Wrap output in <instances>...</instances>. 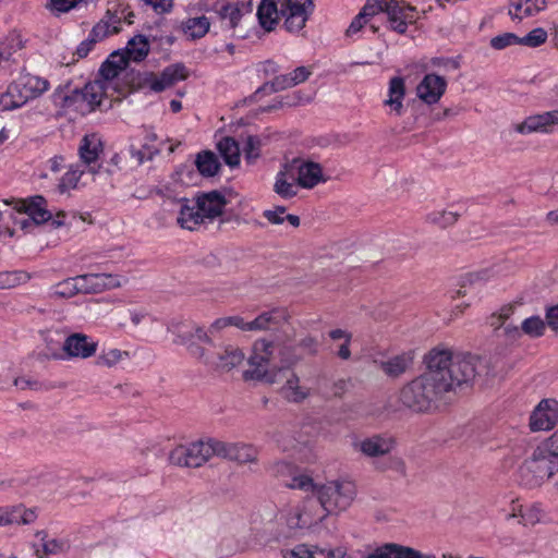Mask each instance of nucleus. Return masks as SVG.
Segmentation results:
<instances>
[{
  "mask_svg": "<svg viewBox=\"0 0 558 558\" xmlns=\"http://www.w3.org/2000/svg\"><path fill=\"white\" fill-rule=\"evenodd\" d=\"M426 371L415 378L432 408L456 388L471 386L486 371V362L476 355L434 348L425 355Z\"/></svg>",
  "mask_w": 558,
  "mask_h": 558,
  "instance_id": "nucleus-1",
  "label": "nucleus"
},
{
  "mask_svg": "<svg viewBox=\"0 0 558 558\" xmlns=\"http://www.w3.org/2000/svg\"><path fill=\"white\" fill-rule=\"evenodd\" d=\"M558 474V457L542 441L518 469L520 484L527 488L553 483Z\"/></svg>",
  "mask_w": 558,
  "mask_h": 558,
  "instance_id": "nucleus-2",
  "label": "nucleus"
},
{
  "mask_svg": "<svg viewBox=\"0 0 558 558\" xmlns=\"http://www.w3.org/2000/svg\"><path fill=\"white\" fill-rule=\"evenodd\" d=\"M50 87L48 80L31 73L21 74L0 94V111L14 110L40 97Z\"/></svg>",
  "mask_w": 558,
  "mask_h": 558,
  "instance_id": "nucleus-3",
  "label": "nucleus"
},
{
  "mask_svg": "<svg viewBox=\"0 0 558 558\" xmlns=\"http://www.w3.org/2000/svg\"><path fill=\"white\" fill-rule=\"evenodd\" d=\"M105 96V84L100 80L88 83L82 89L64 94L62 88L53 93V101L65 110H73L82 116L101 107Z\"/></svg>",
  "mask_w": 558,
  "mask_h": 558,
  "instance_id": "nucleus-4",
  "label": "nucleus"
},
{
  "mask_svg": "<svg viewBox=\"0 0 558 558\" xmlns=\"http://www.w3.org/2000/svg\"><path fill=\"white\" fill-rule=\"evenodd\" d=\"M356 495L355 484L351 481H333L316 489L315 505L320 506L318 515L335 513L348 509Z\"/></svg>",
  "mask_w": 558,
  "mask_h": 558,
  "instance_id": "nucleus-5",
  "label": "nucleus"
},
{
  "mask_svg": "<svg viewBox=\"0 0 558 558\" xmlns=\"http://www.w3.org/2000/svg\"><path fill=\"white\" fill-rule=\"evenodd\" d=\"M190 353L204 365L216 372H230L244 362V352L232 344L206 349L198 344L190 345Z\"/></svg>",
  "mask_w": 558,
  "mask_h": 558,
  "instance_id": "nucleus-6",
  "label": "nucleus"
},
{
  "mask_svg": "<svg viewBox=\"0 0 558 558\" xmlns=\"http://www.w3.org/2000/svg\"><path fill=\"white\" fill-rule=\"evenodd\" d=\"M277 353L282 354L278 344L265 339L257 340L253 347V354L248 359V368L243 374L244 378L275 383L269 367L270 365L277 366L275 363Z\"/></svg>",
  "mask_w": 558,
  "mask_h": 558,
  "instance_id": "nucleus-7",
  "label": "nucleus"
},
{
  "mask_svg": "<svg viewBox=\"0 0 558 558\" xmlns=\"http://www.w3.org/2000/svg\"><path fill=\"white\" fill-rule=\"evenodd\" d=\"M217 441L210 439L179 445L169 452L168 460L170 464L180 468H199L211 457L217 456Z\"/></svg>",
  "mask_w": 558,
  "mask_h": 558,
  "instance_id": "nucleus-8",
  "label": "nucleus"
},
{
  "mask_svg": "<svg viewBox=\"0 0 558 558\" xmlns=\"http://www.w3.org/2000/svg\"><path fill=\"white\" fill-rule=\"evenodd\" d=\"M493 277L488 269H483L474 272H469L463 276L459 282V289L452 295V299L466 298L468 302L457 305V311L461 314L468 308L471 303L480 299V294L484 286Z\"/></svg>",
  "mask_w": 558,
  "mask_h": 558,
  "instance_id": "nucleus-9",
  "label": "nucleus"
},
{
  "mask_svg": "<svg viewBox=\"0 0 558 558\" xmlns=\"http://www.w3.org/2000/svg\"><path fill=\"white\" fill-rule=\"evenodd\" d=\"M352 447L367 459H377L389 456L396 447V440L391 436L375 434L355 440Z\"/></svg>",
  "mask_w": 558,
  "mask_h": 558,
  "instance_id": "nucleus-10",
  "label": "nucleus"
},
{
  "mask_svg": "<svg viewBox=\"0 0 558 558\" xmlns=\"http://www.w3.org/2000/svg\"><path fill=\"white\" fill-rule=\"evenodd\" d=\"M98 343L89 336L83 332H72L63 341L62 352L64 359L87 360L97 352ZM63 359V356H58Z\"/></svg>",
  "mask_w": 558,
  "mask_h": 558,
  "instance_id": "nucleus-11",
  "label": "nucleus"
},
{
  "mask_svg": "<svg viewBox=\"0 0 558 558\" xmlns=\"http://www.w3.org/2000/svg\"><path fill=\"white\" fill-rule=\"evenodd\" d=\"M306 4L312 5V0H281L280 14L286 17L284 27L289 32L301 31L306 23Z\"/></svg>",
  "mask_w": 558,
  "mask_h": 558,
  "instance_id": "nucleus-12",
  "label": "nucleus"
},
{
  "mask_svg": "<svg viewBox=\"0 0 558 558\" xmlns=\"http://www.w3.org/2000/svg\"><path fill=\"white\" fill-rule=\"evenodd\" d=\"M558 421V402L554 399L542 400L530 416L533 432L548 430Z\"/></svg>",
  "mask_w": 558,
  "mask_h": 558,
  "instance_id": "nucleus-13",
  "label": "nucleus"
},
{
  "mask_svg": "<svg viewBox=\"0 0 558 558\" xmlns=\"http://www.w3.org/2000/svg\"><path fill=\"white\" fill-rule=\"evenodd\" d=\"M187 77L186 68L183 64L167 66L159 75L151 74L145 78V86L153 92L159 93L170 88L180 81Z\"/></svg>",
  "mask_w": 558,
  "mask_h": 558,
  "instance_id": "nucleus-14",
  "label": "nucleus"
},
{
  "mask_svg": "<svg viewBox=\"0 0 558 558\" xmlns=\"http://www.w3.org/2000/svg\"><path fill=\"white\" fill-rule=\"evenodd\" d=\"M290 165H295L294 173L298 184L303 189H313L320 182H325L323 167L318 162L294 158Z\"/></svg>",
  "mask_w": 558,
  "mask_h": 558,
  "instance_id": "nucleus-15",
  "label": "nucleus"
},
{
  "mask_svg": "<svg viewBox=\"0 0 558 558\" xmlns=\"http://www.w3.org/2000/svg\"><path fill=\"white\" fill-rule=\"evenodd\" d=\"M556 124H558V110H551L527 117L521 123L515 124L514 130L520 134H548L553 132V129Z\"/></svg>",
  "mask_w": 558,
  "mask_h": 558,
  "instance_id": "nucleus-16",
  "label": "nucleus"
},
{
  "mask_svg": "<svg viewBox=\"0 0 558 558\" xmlns=\"http://www.w3.org/2000/svg\"><path fill=\"white\" fill-rule=\"evenodd\" d=\"M386 14L391 28L399 34H404L408 25L415 22V8L397 0L387 3Z\"/></svg>",
  "mask_w": 558,
  "mask_h": 558,
  "instance_id": "nucleus-17",
  "label": "nucleus"
},
{
  "mask_svg": "<svg viewBox=\"0 0 558 558\" xmlns=\"http://www.w3.org/2000/svg\"><path fill=\"white\" fill-rule=\"evenodd\" d=\"M80 157L92 174L98 173L100 165L98 158L102 153V143L97 134L85 135L80 145Z\"/></svg>",
  "mask_w": 558,
  "mask_h": 558,
  "instance_id": "nucleus-18",
  "label": "nucleus"
},
{
  "mask_svg": "<svg viewBox=\"0 0 558 558\" xmlns=\"http://www.w3.org/2000/svg\"><path fill=\"white\" fill-rule=\"evenodd\" d=\"M447 82L442 76L426 74L416 87L417 97L427 105L439 101L445 94Z\"/></svg>",
  "mask_w": 558,
  "mask_h": 558,
  "instance_id": "nucleus-19",
  "label": "nucleus"
},
{
  "mask_svg": "<svg viewBox=\"0 0 558 558\" xmlns=\"http://www.w3.org/2000/svg\"><path fill=\"white\" fill-rule=\"evenodd\" d=\"M14 208L19 213H25L36 223L40 225L52 219V214L47 209L46 199L36 195L25 199L14 201Z\"/></svg>",
  "mask_w": 558,
  "mask_h": 558,
  "instance_id": "nucleus-20",
  "label": "nucleus"
},
{
  "mask_svg": "<svg viewBox=\"0 0 558 558\" xmlns=\"http://www.w3.org/2000/svg\"><path fill=\"white\" fill-rule=\"evenodd\" d=\"M217 456L241 464L252 463L257 460L256 449L245 444H226L217 441Z\"/></svg>",
  "mask_w": 558,
  "mask_h": 558,
  "instance_id": "nucleus-21",
  "label": "nucleus"
},
{
  "mask_svg": "<svg viewBox=\"0 0 558 558\" xmlns=\"http://www.w3.org/2000/svg\"><path fill=\"white\" fill-rule=\"evenodd\" d=\"M423 391L424 388L418 387V383L413 379L402 387L399 399L404 407L415 412H426L433 408Z\"/></svg>",
  "mask_w": 558,
  "mask_h": 558,
  "instance_id": "nucleus-22",
  "label": "nucleus"
},
{
  "mask_svg": "<svg viewBox=\"0 0 558 558\" xmlns=\"http://www.w3.org/2000/svg\"><path fill=\"white\" fill-rule=\"evenodd\" d=\"M196 202L198 204V209L203 213L202 215L208 220H214L221 216L226 205L228 204L226 195L219 191L203 193L197 196Z\"/></svg>",
  "mask_w": 558,
  "mask_h": 558,
  "instance_id": "nucleus-23",
  "label": "nucleus"
},
{
  "mask_svg": "<svg viewBox=\"0 0 558 558\" xmlns=\"http://www.w3.org/2000/svg\"><path fill=\"white\" fill-rule=\"evenodd\" d=\"M294 168L295 165H290V162H287L276 175L274 191L282 198H292L299 192L300 185L298 184Z\"/></svg>",
  "mask_w": 558,
  "mask_h": 558,
  "instance_id": "nucleus-24",
  "label": "nucleus"
},
{
  "mask_svg": "<svg viewBox=\"0 0 558 558\" xmlns=\"http://www.w3.org/2000/svg\"><path fill=\"white\" fill-rule=\"evenodd\" d=\"M36 518V512L33 509H26L23 505L0 507V526L31 524Z\"/></svg>",
  "mask_w": 558,
  "mask_h": 558,
  "instance_id": "nucleus-25",
  "label": "nucleus"
},
{
  "mask_svg": "<svg viewBox=\"0 0 558 558\" xmlns=\"http://www.w3.org/2000/svg\"><path fill=\"white\" fill-rule=\"evenodd\" d=\"M315 507V500L312 498L307 499L302 510L295 509L287 518V524L290 529H303L308 527L324 519V515L312 513V509Z\"/></svg>",
  "mask_w": 558,
  "mask_h": 558,
  "instance_id": "nucleus-26",
  "label": "nucleus"
},
{
  "mask_svg": "<svg viewBox=\"0 0 558 558\" xmlns=\"http://www.w3.org/2000/svg\"><path fill=\"white\" fill-rule=\"evenodd\" d=\"M289 315L286 308L276 307L263 312L255 319L250 322V331H263L279 326L288 319Z\"/></svg>",
  "mask_w": 558,
  "mask_h": 558,
  "instance_id": "nucleus-27",
  "label": "nucleus"
},
{
  "mask_svg": "<svg viewBox=\"0 0 558 558\" xmlns=\"http://www.w3.org/2000/svg\"><path fill=\"white\" fill-rule=\"evenodd\" d=\"M405 96L404 80L400 76H395L389 81L388 98L384 101L397 117L403 113L404 106L403 99Z\"/></svg>",
  "mask_w": 558,
  "mask_h": 558,
  "instance_id": "nucleus-28",
  "label": "nucleus"
},
{
  "mask_svg": "<svg viewBox=\"0 0 558 558\" xmlns=\"http://www.w3.org/2000/svg\"><path fill=\"white\" fill-rule=\"evenodd\" d=\"M120 25L121 16L108 10L106 15L93 27L89 35L96 41H100L110 35L119 33Z\"/></svg>",
  "mask_w": 558,
  "mask_h": 558,
  "instance_id": "nucleus-29",
  "label": "nucleus"
},
{
  "mask_svg": "<svg viewBox=\"0 0 558 558\" xmlns=\"http://www.w3.org/2000/svg\"><path fill=\"white\" fill-rule=\"evenodd\" d=\"M201 214L203 213L198 209V204L196 201L192 205L185 203L181 206L180 214L177 219L178 223L183 229L194 230L206 220L205 217Z\"/></svg>",
  "mask_w": 558,
  "mask_h": 558,
  "instance_id": "nucleus-30",
  "label": "nucleus"
},
{
  "mask_svg": "<svg viewBox=\"0 0 558 558\" xmlns=\"http://www.w3.org/2000/svg\"><path fill=\"white\" fill-rule=\"evenodd\" d=\"M219 15L229 28H235L245 13L251 12V7L244 3H226L219 9Z\"/></svg>",
  "mask_w": 558,
  "mask_h": 558,
  "instance_id": "nucleus-31",
  "label": "nucleus"
},
{
  "mask_svg": "<svg viewBox=\"0 0 558 558\" xmlns=\"http://www.w3.org/2000/svg\"><path fill=\"white\" fill-rule=\"evenodd\" d=\"M280 10L274 0H262L257 9V17L260 26L270 32L278 22Z\"/></svg>",
  "mask_w": 558,
  "mask_h": 558,
  "instance_id": "nucleus-32",
  "label": "nucleus"
},
{
  "mask_svg": "<svg viewBox=\"0 0 558 558\" xmlns=\"http://www.w3.org/2000/svg\"><path fill=\"white\" fill-rule=\"evenodd\" d=\"M81 290H87L77 277L69 278L51 288L50 296L54 299H70L81 293Z\"/></svg>",
  "mask_w": 558,
  "mask_h": 558,
  "instance_id": "nucleus-33",
  "label": "nucleus"
},
{
  "mask_svg": "<svg viewBox=\"0 0 558 558\" xmlns=\"http://www.w3.org/2000/svg\"><path fill=\"white\" fill-rule=\"evenodd\" d=\"M412 359L407 354L396 355L380 363L383 372L390 377H399L411 365Z\"/></svg>",
  "mask_w": 558,
  "mask_h": 558,
  "instance_id": "nucleus-34",
  "label": "nucleus"
},
{
  "mask_svg": "<svg viewBox=\"0 0 558 558\" xmlns=\"http://www.w3.org/2000/svg\"><path fill=\"white\" fill-rule=\"evenodd\" d=\"M217 148L228 166L235 167L240 163V148L232 137L221 138Z\"/></svg>",
  "mask_w": 558,
  "mask_h": 558,
  "instance_id": "nucleus-35",
  "label": "nucleus"
},
{
  "mask_svg": "<svg viewBox=\"0 0 558 558\" xmlns=\"http://www.w3.org/2000/svg\"><path fill=\"white\" fill-rule=\"evenodd\" d=\"M129 359V351L111 348L100 352V354L97 356L96 365L100 367L112 368Z\"/></svg>",
  "mask_w": 558,
  "mask_h": 558,
  "instance_id": "nucleus-36",
  "label": "nucleus"
},
{
  "mask_svg": "<svg viewBox=\"0 0 558 558\" xmlns=\"http://www.w3.org/2000/svg\"><path fill=\"white\" fill-rule=\"evenodd\" d=\"M124 52L130 60L142 61L149 52L148 40L146 37L137 35L129 40Z\"/></svg>",
  "mask_w": 558,
  "mask_h": 558,
  "instance_id": "nucleus-37",
  "label": "nucleus"
},
{
  "mask_svg": "<svg viewBox=\"0 0 558 558\" xmlns=\"http://www.w3.org/2000/svg\"><path fill=\"white\" fill-rule=\"evenodd\" d=\"M76 277L77 281H81V283L87 289L81 290V293L100 292L109 286L107 280L110 279V276L104 274H87Z\"/></svg>",
  "mask_w": 558,
  "mask_h": 558,
  "instance_id": "nucleus-38",
  "label": "nucleus"
},
{
  "mask_svg": "<svg viewBox=\"0 0 558 558\" xmlns=\"http://www.w3.org/2000/svg\"><path fill=\"white\" fill-rule=\"evenodd\" d=\"M209 26L210 23L204 15L187 19L182 23L183 32L193 39L203 37L208 32Z\"/></svg>",
  "mask_w": 558,
  "mask_h": 558,
  "instance_id": "nucleus-39",
  "label": "nucleus"
},
{
  "mask_svg": "<svg viewBox=\"0 0 558 558\" xmlns=\"http://www.w3.org/2000/svg\"><path fill=\"white\" fill-rule=\"evenodd\" d=\"M292 554L296 558H341L342 556V553L340 550H326L318 547H310L304 544L298 545L292 550Z\"/></svg>",
  "mask_w": 558,
  "mask_h": 558,
  "instance_id": "nucleus-40",
  "label": "nucleus"
},
{
  "mask_svg": "<svg viewBox=\"0 0 558 558\" xmlns=\"http://www.w3.org/2000/svg\"><path fill=\"white\" fill-rule=\"evenodd\" d=\"M198 171L206 177L215 175L220 167L216 155L211 151L199 153L195 160Z\"/></svg>",
  "mask_w": 558,
  "mask_h": 558,
  "instance_id": "nucleus-41",
  "label": "nucleus"
},
{
  "mask_svg": "<svg viewBox=\"0 0 558 558\" xmlns=\"http://www.w3.org/2000/svg\"><path fill=\"white\" fill-rule=\"evenodd\" d=\"M282 393L288 400L293 402L302 401L308 396L307 389L300 386L299 378L294 374L287 378L282 387Z\"/></svg>",
  "mask_w": 558,
  "mask_h": 558,
  "instance_id": "nucleus-42",
  "label": "nucleus"
},
{
  "mask_svg": "<svg viewBox=\"0 0 558 558\" xmlns=\"http://www.w3.org/2000/svg\"><path fill=\"white\" fill-rule=\"evenodd\" d=\"M511 518H520V523L527 526V525H535L538 523L543 517L542 509L537 505H533L531 507H527L525 509L522 508V506L518 507L517 509L513 508V512L510 514Z\"/></svg>",
  "mask_w": 558,
  "mask_h": 558,
  "instance_id": "nucleus-43",
  "label": "nucleus"
},
{
  "mask_svg": "<svg viewBox=\"0 0 558 558\" xmlns=\"http://www.w3.org/2000/svg\"><path fill=\"white\" fill-rule=\"evenodd\" d=\"M43 542V550L46 555H57L70 549V543L64 538H50L46 532L37 533Z\"/></svg>",
  "mask_w": 558,
  "mask_h": 558,
  "instance_id": "nucleus-44",
  "label": "nucleus"
},
{
  "mask_svg": "<svg viewBox=\"0 0 558 558\" xmlns=\"http://www.w3.org/2000/svg\"><path fill=\"white\" fill-rule=\"evenodd\" d=\"M546 323L539 316H531L525 318L521 324L523 335L530 338H539L546 331Z\"/></svg>",
  "mask_w": 558,
  "mask_h": 558,
  "instance_id": "nucleus-45",
  "label": "nucleus"
},
{
  "mask_svg": "<svg viewBox=\"0 0 558 558\" xmlns=\"http://www.w3.org/2000/svg\"><path fill=\"white\" fill-rule=\"evenodd\" d=\"M460 215L457 211L441 209L434 210L427 215V221L440 228H447L454 225Z\"/></svg>",
  "mask_w": 558,
  "mask_h": 558,
  "instance_id": "nucleus-46",
  "label": "nucleus"
},
{
  "mask_svg": "<svg viewBox=\"0 0 558 558\" xmlns=\"http://www.w3.org/2000/svg\"><path fill=\"white\" fill-rule=\"evenodd\" d=\"M329 337L335 341L342 340V343L338 348L337 356L344 361L349 360L351 357L350 343L352 335L347 330L337 328L329 331Z\"/></svg>",
  "mask_w": 558,
  "mask_h": 558,
  "instance_id": "nucleus-47",
  "label": "nucleus"
},
{
  "mask_svg": "<svg viewBox=\"0 0 558 558\" xmlns=\"http://www.w3.org/2000/svg\"><path fill=\"white\" fill-rule=\"evenodd\" d=\"M29 276L20 270L0 271V289H12L27 282Z\"/></svg>",
  "mask_w": 558,
  "mask_h": 558,
  "instance_id": "nucleus-48",
  "label": "nucleus"
},
{
  "mask_svg": "<svg viewBox=\"0 0 558 558\" xmlns=\"http://www.w3.org/2000/svg\"><path fill=\"white\" fill-rule=\"evenodd\" d=\"M290 87H293L290 80V74H283L278 75L272 81L265 83L256 90V94L264 93L266 95H270Z\"/></svg>",
  "mask_w": 558,
  "mask_h": 558,
  "instance_id": "nucleus-49",
  "label": "nucleus"
},
{
  "mask_svg": "<svg viewBox=\"0 0 558 558\" xmlns=\"http://www.w3.org/2000/svg\"><path fill=\"white\" fill-rule=\"evenodd\" d=\"M83 173L84 170L80 169L78 166L71 167L61 178L58 186L59 191L64 193L71 189H75Z\"/></svg>",
  "mask_w": 558,
  "mask_h": 558,
  "instance_id": "nucleus-50",
  "label": "nucleus"
},
{
  "mask_svg": "<svg viewBox=\"0 0 558 558\" xmlns=\"http://www.w3.org/2000/svg\"><path fill=\"white\" fill-rule=\"evenodd\" d=\"M547 32L542 28L537 27L532 29L527 35L523 37H519L520 46H526L530 48H536L541 45L545 44L547 40Z\"/></svg>",
  "mask_w": 558,
  "mask_h": 558,
  "instance_id": "nucleus-51",
  "label": "nucleus"
},
{
  "mask_svg": "<svg viewBox=\"0 0 558 558\" xmlns=\"http://www.w3.org/2000/svg\"><path fill=\"white\" fill-rule=\"evenodd\" d=\"M387 3H391V0H367L360 13L369 22L375 15L386 13Z\"/></svg>",
  "mask_w": 558,
  "mask_h": 558,
  "instance_id": "nucleus-52",
  "label": "nucleus"
},
{
  "mask_svg": "<svg viewBox=\"0 0 558 558\" xmlns=\"http://www.w3.org/2000/svg\"><path fill=\"white\" fill-rule=\"evenodd\" d=\"M514 45H520V40L519 36L513 33H504L490 39V47L496 50H502Z\"/></svg>",
  "mask_w": 558,
  "mask_h": 558,
  "instance_id": "nucleus-53",
  "label": "nucleus"
},
{
  "mask_svg": "<svg viewBox=\"0 0 558 558\" xmlns=\"http://www.w3.org/2000/svg\"><path fill=\"white\" fill-rule=\"evenodd\" d=\"M244 158L248 162H254L258 157L260 153V140L256 136H248L246 138L244 148Z\"/></svg>",
  "mask_w": 558,
  "mask_h": 558,
  "instance_id": "nucleus-54",
  "label": "nucleus"
},
{
  "mask_svg": "<svg viewBox=\"0 0 558 558\" xmlns=\"http://www.w3.org/2000/svg\"><path fill=\"white\" fill-rule=\"evenodd\" d=\"M193 331L194 330L192 329V324L189 326L178 327L173 331L175 333L174 343L187 345V349L190 350V345L195 344L193 342V340H194Z\"/></svg>",
  "mask_w": 558,
  "mask_h": 558,
  "instance_id": "nucleus-55",
  "label": "nucleus"
},
{
  "mask_svg": "<svg viewBox=\"0 0 558 558\" xmlns=\"http://www.w3.org/2000/svg\"><path fill=\"white\" fill-rule=\"evenodd\" d=\"M511 313L512 310L510 307L502 308L499 313L492 314L488 317L487 323L495 330L502 329L506 326V322L510 317Z\"/></svg>",
  "mask_w": 558,
  "mask_h": 558,
  "instance_id": "nucleus-56",
  "label": "nucleus"
},
{
  "mask_svg": "<svg viewBox=\"0 0 558 558\" xmlns=\"http://www.w3.org/2000/svg\"><path fill=\"white\" fill-rule=\"evenodd\" d=\"M523 7L522 15L531 17L545 10L547 2L546 0H523Z\"/></svg>",
  "mask_w": 558,
  "mask_h": 558,
  "instance_id": "nucleus-57",
  "label": "nucleus"
},
{
  "mask_svg": "<svg viewBox=\"0 0 558 558\" xmlns=\"http://www.w3.org/2000/svg\"><path fill=\"white\" fill-rule=\"evenodd\" d=\"M287 487L289 488H299V489H302V490H310V489H313L316 492V489L318 487H316L314 484H313V481L311 477H308L307 475H298V476H294L290 483H287L286 484Z\"/></svg>",
  "mask_w": 558,
  "mask_h": 558,
  "instance_id": "nucleus-58",
  "label": "nucleus"
},
{
  "mask_svg": "<svg viewBox=\"0 0 558 558\" xmlns=\"http://www.w3.org/2000/svg\"><path fill=\"white\" fill-rule=\"evenodd\" d=\"M286 207L277 206L275 209L264 211V217L272 225H281L286 218Z\"/></svg>",
  "mask_w": 558,
  "mask_h": 558,
  "instance_id": "nucleus-59",
  "label": "nucleus"
},
{
  "mask_svg": "<svg viewBox=\"0 0 558 558\" xmlns=\"http://www.w3.org/2000/svg\"><path fill=\"white\" fill-rule=\"evenodd\" d=\"M106 61L110 62L111 65H113L116 69L122 72L126 69L130 59L124 51H114L109 56V58Z\"/></svg>",
  "mask_w": 558,
  "mask_h": 558,
  "instance_id": "nucleus-60",
  "label": "nucleus"
},
{
  "mask_svg": "<svg viewBox=\"0 0 558 558\" xmlns=\"http://www.w3.org/2000/svg\"><path fill=\"white\" fill-rule=\"evenodd\" d=\"M289 74L292 85L295 86L305 82L312 74V70L308 66H299Z\"/></svg>",
  "mask_w": 558,
  "mask_h": 558,
  "instance_id": "nucleus-61",
  "label": "nucleus"
},
{
  "mask_svg": "<svg viewBox=\"0 0 558 558\" xmlns=\"http://www.w3.org/2000/svg\"><path fill=\"white\" fill-rule=\"evenodd\" d=\"M99 73L101 77L104 78L105 86L107 83L113 78H116L121 71L116 69L113 65L110 64V62L105 61L102 65L100 66Z\"/></svg>",
  "mask_w": 558,
  "mask_h": 558,
  "instance_id": "nucleus-62",
  "label": "nucleus"
},
{
  "mask_svg": "<svg viewBox=\"0 0 558 558\" xmlns=\"http://www.w3.org/2000/svg\"><path fill=\"white\" fill-rule=\"evenodd\" d=\"M432 64L445 71H456L460 66L457 60L449 58H434L432 59Z\"/></svg>",
  "mask_w": 558,
  "mask_h": 558,
  "instance_id": "nucleus-63",
  "label": "nucleus"
},
{
  "mask_svg": "<svg viewBox=\"0 0 558 558\" xmlns=\"http://www.w3.org/2000/svg\"><path fill=\"white\" fill-rule=\"evenodd\" d=\"M546 324L554 331H558V305L551 306L546 311Z\"/></svg>",
  "mask_w": 558,
  "mask_h": 558,
  "instance_id": "nucleus-64",
  "label": "nucleus"
}]
</instances>
